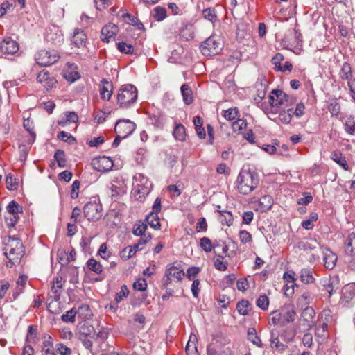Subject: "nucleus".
I'll return each instance as SVG.
<instances>
[{"instance_id": "18", "label": "nucleus", "mask_w": 355, "mask_h": 355, "mask_svg": "<svg viewBox=\"0 0 355 355\" xmlns=\"http://www.w3.org/2000/svg\"><path fill=\"white\" fill-rule=\"evenodd\" d=\"M279 333L277 329H272L270 331V342L271 347L279 351H284L286 348V345L280 342L279 339Z\"/></svg>"}, {"instance_id": "9", "label": "nucleus", "mask_w": 355, "mask_h": 355, "mask_svg": "<svg viewBox=\"0 0 355 355\" xmlns=\"http://www.w3.org/2000/svg\"><path fill=\"white\" fill-rule=\"evenodd\" d=\"M200 49L205 56H211L218 53L221 48L216 37L211 36L202 43Z\"/></svg>"}, {"instance_id": "64", "label": "nucleus", "mask_w": 355, "mask_h": 355, "mask_svg": "<svg viewBox=\"0 0 355 355\" xmlns=\"http://www.w3.org/2000/svg\"><path fill=\"white\" fill-rule=\"evenodd\" d=\"M55 348L60 355H70L71 354V349L62 343L56 344Z\"/></svg>"}, {"instance_id": "4", "label": "nucleus", "mask_w": 355, "mask_h": 355, "mask_svg": "<svg viewBox=\"0 0 355 355\" xmlns=\"http://www.w3.org/2000/svg\"><path fill=\"white\" fill-rule=\"evenodd\" d=\"M270 106L276 108H286L296 103V98L288 96L282 90H272L269 96Z\"/></svg>"}, {"instance_id": "47", "label": "nucleus", "mask_w": 355, "mask_h": 355, "mask_svg": "<svg viewBox=\"0 0 355 355\" xmlns=\"http://www.w3.org/2000/svg\"><path fill=\"white\" fill-rule=\"evenodd\" d=\"M227 265V262L224 261L223 255L218 254L217 257L214 259V266L220 271L226 270Z\"/></svg>"}, {"instance_id": "12", "label": "nucleus", "mask_w": 355, "mask_h": 355, "mask_svg": "<svg viewBox=\"0 0 355 355\" xmlns=\"http://www.w3.org/2000/svg\"><path fill=\"white\" fill-rule=\"evenodd\" d=\"M0 50L4 54L13 55L19 51V44L11 37H7L0 43Z\"/></svg>"}, {"instance_id": "6", "label": "nucleus", "mask_w": 355, "mask_h": 355, "mask_svg": "<svg viewBox=\"0 0 355 355\" xmlns=\"http://www.w3.org/2000/svg\"><path fill=\"white\" fill-rule=\"evenodd\" d=\"M94 328L92 326L83 324L78 328V338L82 342L83 346L89 351L92 349V339L94 338Z\"/></svg>"}, {"instance_id": "44", "label": "nucleus", "mask_w": 355, "mask_h": 355, "mask_svg": "<svg viewBox=\"0 0 355 355\" xmlns=\"http://www.w3.org/2000/svg\"><path fill=\"white\" fill-rule=\"evenodd\" d=\"M173 136L176 140L184 141L186 137L185 128L182 124L176 125L173 130Z\"/></svg>"}, {"instance_id": "41", "label": "nucleus", "mask_w": 355, "mask_h": 355, "mask_svg": "<svg viewBox=\"0 0 355 355\" xmlns=\"http://www.w3.org/2000/svg\"><path fill=\"white\" fill-rule=\"evenodd\" d=\"M311 296L308 292L304 293L297 300V304L302 309L304 307H310L309 305L311 303Z\"/></svg>"}, {"instance_id": "22", "label": "nucleus", "mask_w": 355, "mask_h": 355, "mask_svg": "<svg viewBox=\"0 0 355 355\" xmlns=\"http://www.w3.org/2000/svg\"><path fill=\"white\" fill-rule=\"evenodd\" d=\"M101 87L100 88V95L102 99L109 101L112 94V85L105 79L101 80Z\"/></svg>"}, {"instance_id": "11", "label": "nucleus", "mask_w": 355, "mask_h": 355, "mask_svg": "<svg viewBox=\"0 0 355 355\" xmlns=\"http://www.w3.org/2000/svg\"><path fill=\"white\" fill-rule=\"evenodd\" d=\"M136 128V124L128 119L119 120L115 125L114 131L123 138L128 137Z\"/></svg>"}, {"instance_id": "27", "label": "nucleus", "mask_w": 355, "mask_h": 355, "mask_svg": "<svg viewBox=\"0 0 355 355\" xmlns=\"http://www.w3.org/2000/svg\"><path fill=\"white\" fill-rule=\"evenodd\" d=\"M330 158L340 166H341L344 170L347 171L349 169L346 158L340 152L337 150L331 152Z\"/></svg>"}, {"instance_id": "52", "label": "nucleus", "mask_w": 355, "mask_h": 355, "mask_svg": "<svg viewBox=\"0 0 355 355\" xmlns=\"http://www.w3.org/2000/svg\"><path fill=\"white\" fill-rule=\"evenodd\" d=\"M248 307L249 302L245 300H242L236 304V310L242 315H247L248 314Z\"/></svg>"}, {"instance_id": "32", "label": "nucleus", "mask_w": 355, "mask_h": 355, "mask_svg": "<svg viewBox=\"0 0 355 355\" xmlns=\"http://www.w3.org/2000/svg\"><path fill=\"white\" fill-rule=\"evenodd\" d=\"M181 93L183 98V101L186 105H190L193 101V92L190 87L184 84L181 87Z\"/></svg>"}, {"instance_id": "29", "label": "nucleus", "mask_w": 355, "mask_h": 355, "mask_svg": "<svg viewBox=\"0 0 355 355\" xmlns=\"http://www.w3.org/2000/svg\"><path fill=\"white\" fill-rule=\"evenodd\" d=\"M325 290L329 293L330 297L334 293L339 289V279L337 277H330L324 284Z\"/></svg>"}, {"instance_id": "49", "label": "nucleus", "mask_w": 355, "mask_h": 355, "mask_svg": "<svg viewBox=\"0 0 355 355\" xmlns=\"http://www.w3.org/2000/svg\"><path fill=\"white\" fill-rule=\"evenodd\" d=\"M129 294V290L126 285H123L121 287V291L117 292L115 295V302L116 304L122 302Z\"/></svg>"}, {"instance_id": "42", "label": "nucleus", "mask_w": 355, "mask_h": 355, "mask_svg": "<svg viewBox=\"0 0 355 355\" xmlns=\"http://www.w3.org/2000/svg\"><path fill=\"white\" fill-rule=\"evenodd\" d=\"M268 322L273 325H284L281 311L276 310L272 311L270 314Z\"/></svg>"}, {"instance_id": "63", "label": "nucleus", "mask_w": 355, "mask_h": 355, "mask_svg": "<svg viewBox=\"0 0 355 355\" xmlns=\"http://www.w3.org/2000/svg\"><path fill=\"white\" fill-rule=\"evenodd\" d=\"M328 110L332 116H338L340 110V105L336 101H333L329 103L328 105Z\"/></svg>"}, {"instance_id": "13", "label": "nucleus", "mask_w": 355, "mask_h": 355, "mask_svg": "<svg viewBox=\"0 0 355 355\" xmlns=\"http://www.w3.org/2000/svg\"><path fill=\"white\" fill-rule=\"evenodd\" d=\"M119 32V28L116 25L110 23L104 26L101 29V40L104 42H109L114 40L115 36Z\"/></svg>"}, {"instance_id": "58", "label": "nucleus", "mask_w": 355, "mask_h": 355, "mask_svg": "<svg viewBox=\"0 0 355 355\" xmlns=\"http://www.w3.org/2000/svg\"><path fill=\"white\" fill-rule=\"evenodd\" d=\"M6 184L7 189L10 191L17 189V183L16 179L10 173L6 176Z\"/></svg>"}, {"instance_id": "60", "label": "nucleus", "mask_w": 355, "mask_h": 355, "mask_svg": "<svg viewBox=\"0 0 355 355\" xmlns=\"http://www.w3.org/2000/svg\"><path fill=\"white\" fill-rule=\"evenodd\" d=\"M118 50L125 54L132 53L133 51V46L130 44H128L124 42H120L117 44Z\"/></svg>"}, {"instance_id": "54", "label": "nucleus", "mask_w": 355, "mask_h": 355, "mask_svg": "<svg viewBox=\"0 0 355 355\" xmlns=\"http://www.w3.org/2000/svg\"><path fill=\"white\" fill-rule=\"evenodd\" d=\"M247 126V123L243 119H238L236 121L232 123V128L234 132L240 133L241 131L245 129Z\"/></svg>"}, {"instance_id": "25", "label": "nucleus", "mask_w": 355, "mask_h": 355, "mask_svg": "<svg viewBox=\"0 0 355 355\" xmlns=\"http://www.w3.org/2000/svg\"><path fill=\"white\" fill-rule=\"evenodd\" d=\"M166 270L169 277L175 278L178 282L181 281L185 275L184 270L174 264L168 265Z\"/></svg>"}, {"instance_id": "26", "label": "nucleus", "mask_w": 355, "mask_h": 355, "mask_svg": "<svg viewBox=\"0 0 355 355\" xmlns=\"http://www.w3.org/2000/svg\"><path fill=\"white\" fill-rule=\"evenodd\" d=\"M355 296V283L348 284L342 289V299L349 302Z\"/></svg>"}, {"instance_id": "14", "label": "nucleus", "mask_w": 355, "mask_h": 355, "mask_svg": "<svg viewBox=\"0 0 355 355\" xmlns=\"http://www.w3.org/2000/svg\"><path fill=\"white\" fill-rule=\"evenodd\" d=\"M37 80L42 84L46 90L53 88L57 83L56 80L50 76L49 73L46 70L41 71L37 76Z\"/></svg>"}, {"instance_id": "62", "label": "nucleus", "mask_w": 355, "mask_h": 355, "mask_svg": "<svg viewBox=\"0 0 355 355\" xmlns=\"http://www.w3.org/2000/svg\"><path fill=\"white\" fill-rule=\"evenodd\" d=\"M21 210V207L14 200L11 201L7 206L8 214H12L16 215V214H19Z\"/></svg>"}, {"instance_id": "36", "label": "nucleus", "mask_w": 355, "mask_h": 355, "mask_svg": "<svg viewBox=\"0 0 355 355\" xmlns=\"http://www.w3.org/2000/svg\"><path fill=\"white\" fill-rule=\"evenodd\" d=\"M273 205V199L269 195L263 196L259 200V207L262 211L269 210Z\"/></svg>"}, {"instance_id": "31", "label": "nucleus", "mask_w": 355, "mask_h": 355, "mask_svg": "<svg viewBox=\"0 0 355 355\" xmlns=\"http://www.w3.org/2000/svg\"><path fill=\"white\" fill-rule=\"evenodd\" d=\"M283 324L293 322L296 318L295 311L291 307L284 308L281 310Z\"/></svg>"}, {"instance_id": "28", "label": "nucleus", "mask_w": 355, "mask_h": 355, "mask_svg": "<svg viewBox=\"0 0 355 355\" xmlns=\"http://www.w3.org/2000/svg\"><path fill=\"white\" fill-rule=\"evenodd\" d=\"M345 252L351 256L355 254V233L349 234L345 241Z\"/></svg>"}, {"instance_id": "45", "label": "nucleus", "mask_w": 355, "mask_h": 355, "mask_svg": "<svg viewBox=\"0 0 355 355\" xmlns=\"http://www.w3.org/2000/svg\"><path fill=\"white\" fill-rule=\"evenodd\" d=\"M220 216V220L223 225L231 226L233 223V217L231 212L228 211H218Z\"/></svg>"}, {"instance_id": "20", "label": "nucleus", "mask_w": 355, "mask_h": 355, "mask_svg": "<svg viewBox=\"0 0 355 355\" xmlns=\"http://www.w3.org/2000/svg\"><path fill=\"white\" fill-rule=\"evenodd\" d=\"M152 189V184H148V186H142L139 187H133V196L135 200L143 201L146 196L149 194Z\"/></svg>"}, {"instance_id": "37", "label": "nucleus", "mask_w": 355, "mask_h": 355, "mask_svg": "<svg viewBox=\"0 0 355 355\" xmlns=\"http://www.w3.org/2000/svg\"><path fill=\"white\" fill-rule=\"evenodd\" d=\"M146 220L151 227L155 230L160 229L161 225L159 223V218L157 214L150 212L148 215L146 216Z\"/></svg>"}, {"instance_id": "15", "label": "nucleus", "mask_w": 355, "mask_h": 355, "mask_svg": "<svg viewBox=\"0 0 355 355\" xmlns=\"http://www.w3.org/2000/svg\"><path fill=\"white\" fill-rule=\"evenodd\" d=\"M300 247L304 251L312 252L311 255L313 259L319 257V252L322 250L321 246L315 240L301 242Z\"/></svg>"}, {"instance_id": "2", "label": "nucleus", "mask_w": 355, "mask_h": 355, "mask_svg": "<svg viewBox=\"0 0 355 355\" xmlns=\"http://www.w3.org/2000/svg\"><path fill=\"white\" fill-rule=\"evenodd\" d=\"M5 247L4 254L12 262V264L19 263L24 254V248L21 241L11 236H6L3 239Z\"/></svg>"}, {"instance_id": "3", "label": "nucleus", "mask_w": 355, "mask_h": 355, "mask_svg": "<svg viewBox=\"0 0 355 355\" xmlns=\"http://www.w3.org/2000/svg\"><path fill=\"white\" fill-rule=\"evenodd\" d=\"M138 92L136 87L128 84L123 85L117 93V103L121 108H128L135 103Z\"/></svg>"}, {"instance_id": "7", "label": "nucleus", "mask_w": 355, "mask_h": 355, "mask_svg": "<svg viewBox=\"0 0 355 355\" xmlns=\"http://www.w3.org/2000/svg\"><path fill=\"white\" fill-rule=\"evenodd\" d=\"M315 311L312 307H304L299 319V326L303 331L309 330L314 324Z\"/></svg>"}, {"instance_id": "59", "label": "nucleus", "mask_w": 355, "mask_h": 355, "mask_svg": "<svg viewBox=\"0 0 355 355\" xmlns=\"http://www.w3.org/2000/svg\"><path fill=\"white\" fill-rule=\"evenodd\" d=\"M58 138L63 141L68 142L69 144H72L76 141L75 137L65 131L60 132L58 134Z\"/></svg>"}, {"instance_id": "48", "label": "nucleus", "mask_w": 355, "mask_h": 355, "mask_svg": "<svg viewBox=\"0 0 355 355\" xmlns=\"http://www.w3.org/2000/svg\"><path fill=\"white\" fill-rule=\"evenodd\" d=\"M223 117L228 121H232L239 116V110L236 107H231L223 112Z\"/></svg>"}, {"instance_id": "17", "label": "nucleus", "mask_w": 355, "mask_h": 355, "mask_svg": "<svg viewBox=\"0 0 355 355\" xmlns=\"http://www.w3.org/2000/svg\"><path fill=\"white\" fill-rule=\"evenodd\" d=\"M94 168L98 171H109L113 167L112 160L107 157L103 156L93 162Z\"/></svg>"}, {"instance_id": "5", "label": "nucleus", "mask_w": 355, "mask_h": 355, "mask_svg": "<svg viewBox=\"0 0 355 355\" xmlns=\"http://www.w3.org/2000/svg\"><path fill=\"white\" fill-rule=\"evenodd\" d=\"M59 58V54L54 50H40L35 55L37 64L43 67L55 63Z\"/></svg>"}, {"instance_id": "51", "label": "nucleus", "mask_w": 355, "mask_h": 355, "mask_svg": "<svg viewBox=\"0 0 355 355\" xmlns=\"http://www.w3.org/2000/svg\"><path fill=\"white\" fill-rule=\"evenodd\" d=\"M54 158L56 160L58 166L64 168L66 166L65 155L63 150H57L54 154Z\"/></svg>"}, {"instance_id": "33", "label": "nucleus", "mask_w": 355, "mask_h": 355, "mask_svg": "<svg viewBox=\"0 0 355 355\" xmlns=\"http://www.w3.org/2000/svg\"><path fill=\"white\" fill-rule=\"evenodd\" d=\"M196 341L197 338L196 336L191 335L185 347L187 355H199L197 349Z\"/></svg>"}, {"instance_id": "40", "label": "nucleus", "mask_w": 355, "mask_h": 355, "mask_svg": "<svg viewBox=\"0 0 355 355\" xmlns=\"http://www.w3.org/2000/svg\"><path fill=\"white\" fill-rule=\"evenodd\" d=\"M152 184L148 179L141 173H137L134 176L133 187H139L144 186H148Z\"/></svg>"}, {"instance_id": "56", "label": "nucleus", "mask_w": 355, "mask_h": 355, "mask_svg": "<svg viewBox=\"0 0 355 355\" xmlns=\"http://www.w3.org/2000/svg\"><path fill=\"white\" fill-rule=\"evenodd\" d=\"M37 334V328L36 326L30 325L28 327V333L26 336V342H34Z\"/></svg>"}, {"instance_id": "61", "label": "nucleus", "mask_w": 355, "mask_h": 355, "mask_svg": "<svg viewBox=\"0 0 355 355\" xmlns=\"http://www.w3.org/2000/svg\"><path fill=\"white\" fill-rule=\"evenodd\" d=\"M257 305L262 310H267L269 305V300L265 295H261L257 300Z\"/></svg>"}, {"instance_id": "1", "label": "nucleus", "mask_w": 355, "mask_h": 355, "mask_svg": "<svg viewBox=\"0 0 355 355\" xmlns=\"http://www.w3.org/2000/svg\"><path fill=\"white\" fill-rule=\"evenodd\" d=\"M238 191L243 195H248L253 191L259 183V175L248 170H241L236 181Z\"/></svg>"}, {"instance_id": "43", "label": "nucleus", "mask_w": 355, "mask_h": 355, "mask_svg": "<svg viewBox=\"0 0 355 355\" xmlns=\"http://www.w3.org/2000/svg\"><path fill=\"white\" fill-rule=\"evenodd\" d=\"M87 266L89 270L94 272L96 274H101L103 271L102 265L94 259H89L87 262Z\"/></svg>"}, {"instance_id": "10", "label": "nucleus", "mask_w": 355, "mask_h": 355, "mask_svg": "<svg viewBox=\"0 0 355 355\" xmlns=\"http://www.w3.org/2000/svg\"><path fill=\"white\" fill-rule=\"evenodd\" d=\"M302 34L297 30L288 31L282 40L281 44L287 49L299 45L302 42Z\"/></svg>"}, {"instance_id": "8", "label": "nucleus", "mask_w": 355, "mask_h": 355, "mask_svg": "<svg viewBox=\"0 0 355 355\" xmlns=\"http://www.w3.org/2000/svg\"><path fill=\"white\" fill-rule=\"evenodd\" d=\"M84 215L88 220H98L102 216V206L96 201L89 202L84 207Z\"/></svg>"}, {"instance_id": "35", "label": "nucleus", "mask_w": 355, "mask_h": 355, "mask_svg": "<svg viewBox=\"0 0 355 355\" xmlns=\"http://www.w3.org/2000/svg\"><path fill=\"white\" fill-rule=\"evenodd\" d=\"M248 339L254 345L259 347H263V343L260 338L257 336L256 329L254 328H249L248 329Z\"/></svg>"}, {"instance_id": "19", "label": "nucleus", "mask_w": 355, "mask_h": 355, "mask_svg": "<svg viewBox=\"0 0 355 355\" xmlns=\"http://www.w3.org/2000/svg\"><path fill=\"white\" fill-rule=\"evenodd\" d=\"M87 41V36L83 31L76 28L73 31V35L71 42L78 48L85 46Z\"/></svg>"}, {"instance_id": "57", "label": "nucleus", "mask_w": 355, "mask_h": 355, "mask_svg": "<svg viewBox=\"0 0 355 355\" xmlns=\"http://www.w3.org/2000/svg\"><path fill=\"white\" fill-rule=\"evenodd\" d=\"M24 127L30 133L31 139L29 141V144L33 143L36 135L35 133L33 131L32 122L30 119H27L24 121Z\"/></svg>"}, {"instance_id": "23", "label": "nucleus", "mask_w": 355, "mask_h": 355, "mask_svg": "<svg viewBox=\"0 0 355 355\" xmlns=\"http://www.w3.org/2000/svg\"><path fill=\"white\" fill-rule=\"evenodd\" d=\"M94 338H93V343L98 345V347L103 349V343L108 338L109 331L106 328H102L99 331H94Z\"/></svg>"}, {"instance_id": "21", "label": "nucleus", "mask_w": 355, "mask_h": 355, "mask_svg": "<svg viewBox=\"0 0 355 355\" xmlns=\"http://www.w3.org/2000/svg\"><path fill=\"white\" fill-rule=\"evenodd\" d=\"M340 79L349 81L353 78V71L349 63L345 62L340 67L338 72Z\"/></svg>"}, {"instance_id": "50", "label": "nucleus", "mask_w": 355, "mask_h": 355, "mask_svg": "<svg viewBox=\"0 0 355 355\" xmlns=\"http://www.w3.org/2000/svg\"><path fill=\"white\" fill-rule=\"evenodd\" d=\"M153 17L157 21H162L166 17V10L159 6L155 8L153 10Z\"/></svg>"}, {"instance_id": "46", "label": "nucleus", "mask_w": 355, "mask_h": 355, "mask_svg": "<svg viewBox=\"0 0 355 355\" xmlns=\"http://www.w3.org/2000/svg\"><path fill=\"white\" fill-rule=\"evenodd\" d=\"M200 246L206 252H210L216 248L208 237H202L200 239Z\"/></svg>"}, {"instance_id": "30", "label": "nucleus", "mask_w": 355, "mask_h": 355, "mask_svg": "<svg viewBox=\"0 0 355 355\" xmlns=\"http://www.w3.org/2000/svg\"><path fill=\"white\" fill-rule=\"evenodd\" d=\"M27 276L23 275L18 277L16 282V287L12 293L14 300H15L21 293H23L24 288L27 282Z\"/></svg>"}, {"instance_id": "38", "label": "nucleus", "mask_w": 355, "mask_h": 355, "mask_svg": "<svg viewBox=\"0 0 355 355\" xmlns=\"http://www.w3.org/2000/svg\"><path fill=\"white\" fill-rule=\"evenodd\" d=\"M148 228L147 224L145 221L139 220L133 226L132 233L135 236H141L147 234L146 231Z\"/></svg>"}, {"instance_id": "55", "label": "nucleus", "mask_w": 355, "mask_h": 355, "mask_svg": "<svg viewBox=\"0 0 355 355\" xmlns=\"http://www.w3.org/2000/svg\"><path fill=\"white\" fill-rule=\"evenodd\" d=\"M202 14L205 19L211 22H214L217 20L216 12L213 8H208L205 9L202 12Z\"/></svg>"}, {"instance_id": "24", "label": "nucleus", "mask_w": 355, "mask_h": 355, "mask_svg": "<svg viewBox=\"0 0 355 355\" xmlns=\"http://www.w3.org/2000/svg\"><path fill=\"white\" fill-rule=\"evenodd\" d=\"M327 323H320L315 329V336L319 343H323L328 337Z\"/></svg>"}, {"instance_id": "16", "label": "nucleus", "mask_w": 355, "mask_h": 355, "mask_svg": "<svg viewBox=\"0 0 355 355\" xmlns=\"http://www.w3.org/2000/svg\"><path fill=\"white\" fill-rule=\"evenodd\" d=\"M321 251L323 254L324 266L326 268L332 270L336 266L337 255L327 248H322Z\"/></svg>"}, {"instance_id": "53", "label": "nucleus", "mask_w": 355, "mask_h": 355, "mask_svg": "<svg viewBox=\"0 0 355 355\" xmlns=\"http://www.w3.org/2000/svg\"><path fill=\"white\" fill-rule=\"evenodd\" d=\"M345 130L350 135H355V117L349 116L345 122Z\"/></svg>"}, {"instance_id": "34", "label": "nucleus", "mask_w": 355, "mask_h": 355, "mask_svg": "<svg viewBox=\"0 0 355 355\" xmlns=\"http://www.w3.org/2000/svg\"><path fill=\"white\" fill-rule=\"evenodd\" d=\"M300 280L304 284H312L315 281L313 271L311 268H303L300 271Z\"/></svg>"}, {"instance_id": "39", "label": "nucleus", "mask_w": 355, "mask_h": 355, "mask_svg": "<svg viewBox=\"0 0 355 355\" xmlns=\"http://www.w3.org/2000/svg\"><path fill=\"white\" fill-rule=\"evenodd\" d=\"M62 277H57L53 282L51 287V291L54 293V298L58 299L61 293V289L62 288Z\"/></svg>"}]
</instances>
